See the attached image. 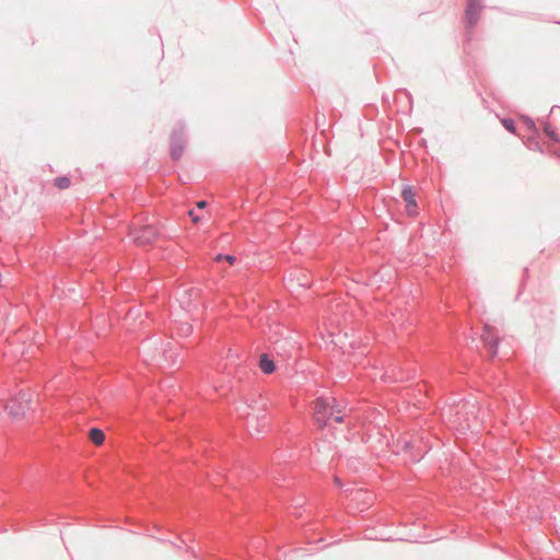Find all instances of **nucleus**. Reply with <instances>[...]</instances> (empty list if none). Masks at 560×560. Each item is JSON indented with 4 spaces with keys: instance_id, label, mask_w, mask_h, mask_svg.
Masks as SVG:
<instances>
[{
    "instance_id": "f257e3e1",
    "label": "nucleus",
    "mask_w": 560,
    "mask_h": 560,
    "mask_svg": "<svg viewBox=\"0 0 560 560\" xmlns=\"http://www.w3.org/2000/svg\"><path fill=\"white\" fill-rule=\"evenodd\" d=\"M188 142L187 127L183 120H177L170 135V158L172 161H179Z\"/></svg>"
},
{
    "instance_id": "f03ea898",
    "label": "nucleus",
    "mask_w": 560,
    "mask_h": 560,
    "mask_svg": "<svg viewBox=\"0 0 560 560\" xmlns=\"http://www.w3.org/2000/svg\"><path fill=\"white\" fill-rule=\"evenodd\" d=\"M483 9V0H466L463 23L466 31L467 42L471 40Z\"/></svg>"
},
{
    "instance_id": "7ed1b4c3",
    "label": "nucleus",
    "mask_w": 560,
    "mask_h": 560,
    "mask_svg": "<svg viewBox=\"0 0 560 560\" xmlns=\"http://www.w3.org/2000/svg\"><path fill=\"white\" fill-rule=\"evenodd\" d=\"M532 316L537 327L549 329L555 324V310L546 303H538L532 311Z\"/></svg>"
},
{
    "instance_id": "20e7f679",
    "label": "nucleus",
    "mask_w": 560,
    "mask_h": 560,
    "mask_svg": "<svg viewBox=\"0 0 560 560\" xmlns=\"http://www.w3.org/2000/svg\"><path fill=\"white\" fill-rule=\"evenodd\" d=\"M481 341L487 350L489 360H493L498 355L500 338L494 327L486 325L482 329Z\"/></svg>"
},
{
    "instance_id": "39448f33",
    "label": "nucleus",
    "mask_w": 560,
    "mask_h": 560,
    "mask_svg": "<svg viewBox=\"0 0 560 560\" xmlns=\"http://www.w3.org/2000/svg\"><path fill=\"white\" fill-rule=\"evenodd\" d=\"M30 402V395L23 390L18 396L11 397L5 404V411L13 419L23 418L25 415V404Z\"/></svg>"
},
{
    "instance_id": "423d86ee",
    "label": "nucleus",
    "mask_w": 560,
    "mask_h": 560,
    "mask_svg": "<svg viewBox=\"0 0 560 560\" xmlns=\"http://www.w3.org/2000/svg\"><path fill=\"white\" fill-rule=\"evenodd\" d=\"M314 410H315V417H314L315 424L317 425V428L319 430H324L325 428L328 427L329 419L332 417L331 410L328 409V398L318 397L315 400Z\"/></svg>"
},
{
    "instance_id": "0eeeda50",
    "label": "nucleus",
    "mask_w": 560,
    "mask_h": 560,
    "mask_svg": "<svg viewBox=\"0 0 560 560\" xmlns=\"http://www.w3.org/2000/svg\"><path fill=\"white\" fill-rule=\"evenodd\" d=\"M136 243L140 245H151L160 236V232L151 224L135 229L131 233Z\"/></svg>"
},
{
    "instance_id": "6e6552de",
    "label": "nucleus",
    "mask_w": 560,
    "mask_h": 560,
    "mask_svg": "<svg viewBox=\"0 0 560 560\" xmlns=\"http://www.w3.org/2000/svg\"><path fill=\"white\" fill-rule=\"evenodd\" d=\"M406 203V212L408 217H417L419 214V205L416 199V190L411 185H404L400 194Z\"/></svg>"
},
{
    "instance_id": "1a4fd4ad",
    "label": "nucleus",
    "mask_w": 560,
    "mask_h": 560,
    "mask_svg": "<svg viewBox=\"0 0 560 560\" xmlns=\"http://www.w3.org/2000/svg\"><path fill=\"white\" fill-rule=\"evenodd\" d=\"M542 133L550 142L547 147L548 153L560 159V136L548 121H544L542 124Z\"/></svg>"
},
{
    "instance_id": "9d476101",
    "label": "nucleus",
    "mask_w": 560,
    "mask_h": 560,
    "mask_svg": "<svg viewBox=\"0 0 560 560\" xmlns=\"http://www.w3.org/2000/svg\"><path fill=\"white\" fill-rule=\"evenodd\" d=\"M257 365L261 373L265 375L273 374L278 370V364L276 363L275 359L267 352H262L259 355Z\"/></svg>"
},
{
    "instance_id": "9b49d317",
    "label": "nucleus",
    "mask_w": 560,
    "mask_h": 560,
    "mask_svg": "<svg viewBox=\"0 0 560 560\" xmlns=\"http://www.w3.org/2000/svg\"><path fill=\"white\" fill-rule=\"evenodd\" d=\"M539 130H537V133H532L530 137L523 139V143L525 147L530 151H537L542 154L547 153L548 150L545 149L538 141Z\"/></svg>"
},
{
    "instance_id": "f8f14e48",
    "label": "nucleus",
    "mask_w": 560,
    "mask_h": 560,
    "mask_svg": "<svg viewBox=\"0 0 560 560\" xmlns=\"http://www.w3.org/2000/svg\"><path fill=\"white\" fill-rule=\"evenodd\" d=\"M105 439H106L105 432L101 428L92 427L89 430V440L93 444L100 446L105 442Z\"/></svg>"
},
{
    "instance_id": "ddd939ff",
    "label": "nucleus",
    "mask_w": 560,
    "mask_h": 560,
    "mask_svg": "<svg viewBox=\"0 0 560 560\" xmlns=\"http://www.w3.org/2000/svg\"><path fill=\"white\" fill-rule=\"evenodd\" d=\"M520 120L526 126L530 133H537L538 128L530 116L522 114L520 115Z\"/></svg>"
},
{
    "instance_id": "4468645a",
    "label": "nucleus",
    "mask_w": 560,
    "mask_h": 560,
    "mask_svg": "<svg viewBox=\"0 0 560 560\" xmlns=\"http://www.w3.org/2000/svg\"><path fill=\"white\" fill-rule=\"evenodd\" d=\"M71 185V179L67 175L58 176L54 179V186L58 189H67Z\"/></svg>"
},
{
    "instance_id": "2eb2a0df",
    "label": "nucleus",
    "mask_w": 560,
    "mask_h": 560,
    "mask_svg": "<svg viewBox=\"0 0 560 560\" xmlns=\"http://www.w3.org/2000/svg\"><path fill=\"white\" fill-rule=\"evenodd\" d=\"M501 124L506 131L510 133L516 135V122L511 117H504L501 119Z\"/></svg>"
},
{
    "instance_id": "dca6fc26",
    "label": "nucleus",
    "mask_w": 560,
    "mask_h": 560,
    "mask_svg": "<svg viewBox=\"0 0 560 560\" xmlns=\"http://www.w3.org/2000/svg\"><path fill=\"white\" fill-rule=\"evenodd\" d=\"M214 260L217 262L228 261L231 266L236 262V257L231 254L219 253L215 255Z\"/></svg>"
},
{
    "instance_id": "f3484780",
    "label": "nucleus",
    "mask_w": 560,
    "mask_h": 560,
    "mask_svg": "<svg viewBox=\"0 0 560 560\" xmlns=\"http://www.w3.org/2000/svg\"><path fill=\"white\" fill-rule=\"evenodd\" d=\"M397 445L400 446V451L406 454L411 453L416 446L411 440H404V441L398 440Z\"/></svg>"
},
{
    "instance_id": "a211bd4d",
    "label": "nucleus",
    "mask_w": 560,
    "mask_h": 560,
    "mask_svg": "<svg viewBox=\"0 0 560 560\" xmlns=\"http://www.w3.org/2000/svg\"><path fill=\"white\" fill-rule=\"evenodd\" d=\"M328 409L331 410V416L341 413L342 407L336 398H332V402L328 400Z\"/></svg>"
},
{
    "instance_id": "6ab92c4d",
    "label": "nucleus",
    "mask_w": 560,
    "mask_h": 560,
    "mask_svg": "<svg viewBox=\"0 0 560 560\" xmlns=\"http://www.w3.org/2000/svg\"><path fill=\"white\" fill-rule=\"evenodd\" d=\"M408 455L412 463H419L424 456V454L421 452V450L416 446H415V450L411 453H409Z\"/></svg>"
},
{
    "instance_id": "aec40b11",
    "label": "nucleus",
    "mask_w": 560,
    "mask_h": 560,
    "mask_svg": "<svg viewBox=\"0 0 560 560\" xmlns=\"http://www.w3.org/2000/svg\"><path fill=\"white\" fill-rule=\"evenodd\" d=\"M528 278H529V269H528L527 267H525V268L523 269V276H522V279H521L520 290H518V293H517V295H516V299H518V298H520V295H521V293H522V290H523V288L525 287V284H526V282H527V280H528Z\"/></svg>"
},
{
    "instance_id": "412c9836",
    "label": "nucleus",
    "mask_w": 560,
    "mask_h": 560,
    "mask_svg": "<svg viewBox=\"0 0 560 560\" xmlns=\"http://www.w3.org/2000/svg\"><path fill=\"white\" fill-rule=\"evenodd\" d=\"M396 93H397V95H400V94L405 95L407 97V100H408L409 106L411 107V105H412V95H411V93L408 90L399 89V90L396 91Z\"/></svg>"
},
{
    "instance_id": "4be33fe9",
    "label": "nucleus",
    "mask_w": 560,
    "mask_h": 560,
    "mask_svg": "<svg viewBox=\"0 0 560 560\" xmlns=\"http://www.w3.org/2000/svg\"><path fill=\"white\" fill-rule=\"evenodd\" d=\"M188 214L194 223H199L201 221V217L196 213L194 209L189 210Z\"/></svg>"
},
{
    "instance_id": "5701e85b",
    "label": "nucleus",
    "mask_w": 560,
    "mask_h": 560,
    "mask_svg": "<svg viewBox=\"0 0 560 560\" xmlns=\"http://www.w3.org/2000/svg\"><path fill=\"white\" fill-rule=\"evenodd\" d=\"M332 419H334V421L336 423H343L345 422V417L341 413L334 415Z\"/></svg>"
},
{
    "instance_id": "b1692460",
    "label": "nucleus",
    "mask_w": 560,
    "mask_h": 560,
    "mask_svg": "<svg viewBox=\"0 0 560 560\" xmlns=\"http://www.w3.org/2000/svg\"><path fill=\"white\" fill-rule=\"evenodd\" d=\"M196 206L198 209H205L208 206V202L207 200H199Z\"/></svg>"
},
{
    "instance_id": "393cba45",
    "label": "nucleus",
    "mask_w": 560,
    "mask_h": 560,
    "mask_svg": "<svg viewBox=\"0 0 560 560\" xmlns=\"http://www.w3.org/2000/svg\"><path fill=\"white\" fill-rule=\"evenodd\" d=\"M556 109H560V106H556V105H555V106H552V107H551V110H550V114H552Z\"/></svg>"
}]
</instances>
